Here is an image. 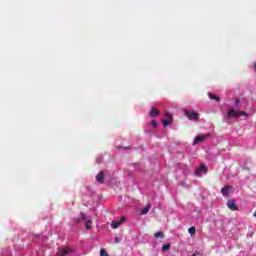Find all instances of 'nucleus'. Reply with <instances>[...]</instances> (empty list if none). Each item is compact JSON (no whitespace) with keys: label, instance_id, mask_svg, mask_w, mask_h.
<instances>
[{"label":"nucleus","instance_id":"1a4fd4ad","mask_svg":"<svg viewBox=\"0 0 256 256\" xmlns=\"http://www.w3.org/2000/svg\"><path fill=\"white\" fill-rule=\"evenodd\" d=\"M149 115H150V117L155 118L159 115V110H157V108H155V107H152L149 112Z\"/></svg>","mask_w":256,"mask_h":256},{"label":"nucleus","instance_id":"4468645a","mask_svg":"<svg viewBox=\"0 0 256 256\" xmlns=\"http://www.w3.org/2000/svg\"><path fill=\"white\" fill-rule=\"evenodd\" d=\"M208 97H209V99H212V100L217 101V102L221 101V98H219V96H217L213 93H209Z\"/></svg>","mask_w":256,"mask_h":256},{"label":"nucleus","instance_id":"ddd939ff","mask_svg":"<svg viewBox=\"0 0 256 256\" xmlns=\"http://www.w3.org/2000/svg\"><path fill=\"white\" fill-rule=\"evenodd\" d=\"M201 171H203V173H207V166L201 164L200 167L198 168V171H196V175H201Z\"/></svg>","mask_w":256,"mask_h":256},{"label":"nucleus","instance_id":"f257e3e1","mask_svg":"<svg viewBox=\"0 0 256 256\" xmlns=\"http://www.w3.org/2000/svg\"><path fill=\"white\" fill-rule=\"evenodd\" d=\"M245 115H247V112H245V111H237V110H235V109H230V110L228 111V113H227V117H228L229 119H231V118H233V117H243V116H245Z\"/></svg>","mask_w":256,"mask_h":256},{"label":"nucleus","instance_id":"423d86ee","mask_svg":"<svg viewBox=\"0 0 256 256\" xmlns=\"http://www.w3.org/2000/svg\"><path fill=\"white\" fill-rule=\"evenodd\" d=\"M227 207L230 211H239V206L235 203V200H228Z\"/></svg>","mask_w":256,"mask_h":256},{"label":"nucleus","instance_id":"a211bd4d","mask_svg":"<svg viewBox=\"0 0 256 256\" xmlns=\"http://www.w3.org/2000/svg\"><path fill=\"white\" fill-rule=\"evenodd\" d=\"M100 256H109V253L105 251V249L100 250Z\"/></svg>","mask_w":256,"mask_h":256},{"label":"nucleus","instance_id":"f03ea898","mask_svg":"<svg viewBox=\"0 0 256 256\" xmlns=\"http://www.w3.org/2000/svg\"><path fill=\"white\" fill-rule=\"evenodd\" d=\"M211 137V134H203V135H198L194 139L193 145H199V143H203L205 139H209Z\"/></svg>","mask_w":256,"mask_h":256},{"label":"nucleus","instance_id":"2eb2a0df","mask_svg":"<svg viewBox=\"0 0 256 256\" xmlns=\"http://www.w3.org/2000/svg\"><path fill=\"white\" fill-rule=\"evenodd\" d=\"M154 237L156 238V239H163V237H165V234L163 233V232H156L155 234H154Z\"/></svg>","mask_w":256,"mask_h":256},{"label":"nucleus","instance_id":"9d476101","mask_svg":"<svg viewBox=\"0 0 256 256\" xmlns=\"http://www.w3.org/2000/svg\"><path fill=\"white\" fill-rule=\"evenodd\" d=\"M96 180L98 181V183H103V181L105 180V173H103V171H101V172L96 176Z\"/></svg>","mask_w":256,"mask_h":256},{"label":"nucleus","instance_id":"f8f14e48","mask_svg":"<svg viewBox=\"0 0 256 256\" xmlns=\"http://www.w3.org/2000/svg\"><path fill=\"white\" fill-rule=\"evenodd\" d=\"M151 209V204H147L144 208L141 210V215H147Z\"/></svg>","mask_w":256,"mask_h":256},{"label":"nucleus","instance_id":"6e6552de","mask_svg":"<svg viewBox=\"0 0 256 256\" xmlns=\"http://www.w3.org/2000/svg\"><path fill=\"white\" fill-rule=\"evenodd\" d=\"M230 191H231V186H229V185H226V186H224V187L221 189V193H222V195H223L224 197H227V195H229Z\"/></svg>","mask_w":256,"mask_h":256},{"label":"nucleus","instance_id":"39448f33","mask_svg":"<svg viewBox=\"0 0 256 256\" xmlns=\"http://www.w3.org/2000/svg\"><path fill=\"white\" fill-rule=\"evenodd\" d=\"M186 117L188 119H190V121H198L199 120V114L195 111L186 112Z\"/></svg>","mask_w":256,"mask_h":256},{"label":"nucleus","instance_id":"4be33fe9","mask_svg":"<svg viewBox=\"0 0 256 256\" xmlns=\"http://www.w3.org/2000/svg\"><path fill=\"white\" fill-rule=\"evenodd\" d=\"M236 105H239V99L236 100Z\"/></svg>","mask_w":256,"mask_h":256},{"label":"nucleus","instance_id":"6ab92c4d","mask_svg":"<svg viewBox=\"0 0 256 256\" xmlns=\"http://www.w3.org/2000/svg\"><path fill=\"white\" fill-rule=\"evenodd\" d=\"M151 125H152V127L155 128V127H157V122H156L155 120H152V121H151Z\"/></svg>","mask_w":256,"mask_h":256},{"label":"nucleus","instance_id":"20e7f679","mask_svg":"<svg viewBox=\"0 0 256 256\" xmlns=\"http://www.w3.org/2000/svg\"><path fill=\"white\" fill-rule=\"evenodd\" d=\"M165 117H167V119L163 120L162 122L164 127H168V125H171L173 122V115H171L169 112H165Z\"/></svg>","mask_w":256,"mask_h":256},{"label":"nucleus","instance_id":"9b49d317","mask_svg":"<svg viewBox=\"0 0 256 256\" xmlns=\"http://www.w3.org/2000/svg\"><path fill=\"white\" fill-rule=\"evenodd\" d=\"M69 254V249L63 248L62 250L58 251L55 256H65Z\"/></svg>","mask_w":256,"mask_h":256},{"label":"nucleus","instance_id":"f3484780","mask_svg":"<svg viewBox=\"0 0 256 256\" xmlns=\"http://www.w3.org/2000/svg\"><path fill=\"white\" fill-rule=\"evenodd\" d=\"M195 232H196V229H195L194 226H192V227H190V228L188 229V233H190L192 236L195 235Z\"/></svg>","mask_w":256,"mask_h":256},{"label":"nucleus","instance_id":"0eeeda50","mask_svg":"<svg viewBox=\"0 0 256 256\" xmlns=\"http://www.w3.org/2000/svg\"><path fill=\"white\" fill-rule=\"evenodd\" d=\"M82 219H84L85 221V227L87 230L91 229V225L93 224V219H91V217H82Z\"/></svg>","mask_w":256,"mask_h":256},{"label":"nucleus","instance_id":"dca6fc26","mask_svg":"<svg viewBox=\"0 0 256 256\" xmlns=\"http://www.w3.org/2000/svg\"><path fill=\"white\" fill-rule=\"evenodd\" d=\"M169 249H171V244H165L162 246V251H169Z\"/></svg>","mask_w":256,"mask_h":256},{"label":"nucleus","instance_id":"412c9836","mask_svg":"<svg viewBox=\"0 0 256 256\" xmlns=\"http://www.w3.org/2000/svg\"><path fill=\"white\" fill-rule=\"evenodd\" d=\"M253 67H254V70L256 72V62L254 63Z\"/></svg>","mask_w":256,"mask_h":256},{"label":"nucleus","instance_id":"aec40b11","mask_svg":"<svg viewBox=\"0 0 256 256\" xmlns=\"http://www.w3.org/2000/svg\"><path fill=\"white\" fill-rule=\"evenodd\" d=\"M114 241H115V243H121V238H119V237H115V239H114Z\"/></svg>","mask_w":256,"mask_h":256},{"label":"nucleus","instance_id":"7ed1b4c3","mask_svg":"<svg viewBox=\"0 0 256 256\" xmlns=\"http://www.w3.org/2000/svg\"><path fill=\"white\" fill-rule=\"evenodd\" d=\"M125 221H126L125 216H122L119 221H112L111 223L112 229H119V227H121V224L125 223Z\"/></svg>","mask_w":256,"mask_h":256}]
</instances>
